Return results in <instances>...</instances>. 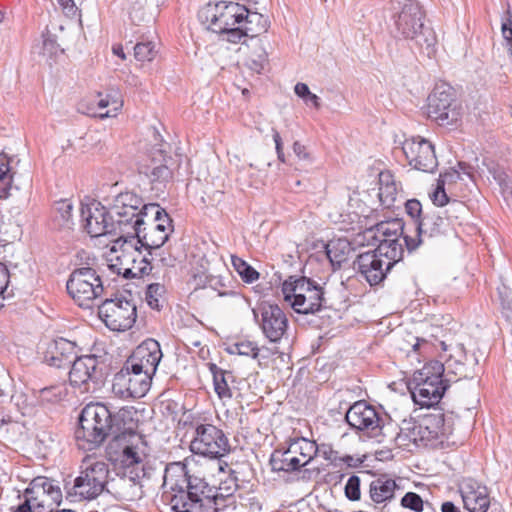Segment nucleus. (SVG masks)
<instances>
[{
  "mask_svg": "<svg viewBox=\"0 0 512 512\" xmlns=\"http://www.w3.org/2000/svg\"><path fill=\"white\" fill-rule=\"evenodd\" d=\"M67 392L66 385L62 383L40 389L36 397L42 405L56 404L66 398Z\"/></svg>",
  "mask_w": 512,
  "mask_h": 512,
  "instance_id": "nucleus-39",
  "label": "nucleus"
},
{
  "mask_svg": "<svg viewBox=\"0 0 512 512\" xmlns=\"http://www.w3.org/2000/svg\"><path fill=\"white\" fill-rule=\"evenodd\" d=\"M253 318L265 338L271 343H279L288 330V318L277 305L266 301L252 309Z\"/></svg>",
  "mask_w": 512,
  "mask_h": 512,
  "instance_id": "nucleus-16",
  "label": "nucleus"
},
{
  "mask_svg": "<svg viewBox=\"0 0 512 512\" xmlns=\"http://www.w3.org/2000/svg\"><path fill=\"white\" fill-rule=\"evenodd\" d=\"M367 234L378 242V251L384 254L385 258L401 260L403 256V247L399 242L400 236L404 234V223L401 218H388L375 223L374 226L366 230Z\"/></svg>",
  "mask_w": 512,
  "mask_h": 512,
  "instance_id": "nucleus-14",
  "label": "nucleus"
},
{
  "mask_svg": "<svg viewBox=\"0 0 512 512\" xmlns=\"http://www.w3.org/2000/svg\"><path fill=\"white\" fill-rule=\"evenodd\" d=\"M116 438L107 448L111 460L119 462L114 478H108L107 492L121 501H137L144 496V481L152 478L155 468L139 434Z\"/></svg>",
  "mask_w": 512,
  "mask_h": 512,
  "instance_id": "nucleus-2",
  "label": "nucleus"
},
{
  "mask_svg": "<svg viewBox=\"0 0 512 512\" xmlns=\"http://www.w3.org/2000/svg\"><path fill=\"white\" fill-rule=\"evenodd\" d=\"M152 376L123 364L113 378L112 391L121 398H142L151 387Z\"/></svg>",
  "mask_w": 512,
  "mask_h": 512,
  "instance_id": "nucleus-21",
  "label": "nucleus"
},
{
  "mask_svg": "<svg viewBox=\"0 0 512 512\" xmlns=\"http://www.w3.org/2000/svg\"><path fill=\"white\" fill-rule=\"evenodd\" d=\"M345 496L350 501H357L361 497L360 491V477L357 475H351L344 488Z\"/></svg>",
  "mask_w": 512,
  "mask_h": 512,
  "instance_id": "nucleus-49",
  "label": "nucleus"
},
{
  "mask_svg": "<svg viewBox=\"0 0 512 512\" xmlns=\"http://www.w3.org/2000/svg\"><path fill=\"white\" fill-rule=\"evenodd\" d=\"M77 357L76 343L65 338L54 340L45 353L46 363L56 368L71 367Z\"/></svg>",
  "mask_w": 512,
  "mask_h": 512,
  "instance_id": "nucleus-30",
  "label": "nucleus"
},
{
  "mask_svg": "<svg viewBox=\"0 0 512 512\" xmlns=\"http://www.w3.org/2000/svg\"><path fill=\"white\" fill-rule=\"evenodd\" d=\"M300 288L295 300L292 301V308L299 314H315L325 307L323 288L315 281L301 277Z\"/></svg>",
  "mask_w": 512,
  "mask_h": 512,
  "instance_id": "nucleus-26",
  "label": "nucleus"
},
{
  "mask_svg": "<svg viewBox=\"0 0 512 512\" xmlns=\"http://www.w3.org/2000/svg\"><path fill=\"white\" fill-rule=\"evenodd\" d=\"M54 210L62 221L69 224L73 217V203L69 199H61L54 204Z\"/></svg>",
  "mask_w": 512,
  "mask_h": 512,
  "instance_id": "nucleus-50",
  "label": "nucleus"
},
{
  "mask_svg": "<svg viewBox=\"0 0 512 512\" xmlns=\"http://www.w3.org/2000/svg\"><path fill=\"white\" fill-rule=\"evenodd\" d=\"M208 288L217 292L220 297L236 296L237 293L231 289L232 278L229 274H212L208 279Z\"/></svg>",
  "mask_w": 512,
  "mask_h": 512,
  "instance_id": "nucleus-40",
  "label": "nucleus"
},
{
  "mask_svg": "<svg viewBox=\"0 0 512 512\" xmlns=\"http://www.w3.org/2000/svg\"><path fill=\"white\" fill-rule=\"evenodd\" d=\"M430 198L437 207H443L450 203V199L445 192V187L442 184H437Z\"/></svg>",
  "mask_w": 512,
  "mask_h": 512,
  "instance_id": "nucleus-56",
  "label": "nucleus"
},
{
  "mask_svg": "<svg viewBox=\"0 0 512 512\" xmlns=\"http://www.w3.org/2000/svg\"><path fill=\"white\" fill-rule=\"evenodd\" d=\"M458 180H462L461 172L456 168H450L443 174H440L437 184H442L445 187L446 183H455Z\"/></svg>",
  "mask_w": 512,
  "mask_h": 512,
  "instance_id": "nucleus-58",
  "label": "nucleus"
},
{
  "mask_svg": "<svg viewBox=\"0 0 512 512\" xmlns=\"http://www.w3.org/2000/svg\"><path fill=\"white\" fill-rule=\"evenodd\" d=\"M108 477V464L87 456L82 460L79 475L72 481L65 480L66 498L73 502L96 499L107 491Z\"/></svg>",
  "mask_w": 512,
  "mask_h": 512,
  "instance_id": "nucleus-6",
  "label": "nucleus"
},
{
  "mask_svg": "<svg viewBox=\"0 0 512 512\" xmlns=\"http://www.w3.org/2000/svg\"><path fill=\"white\" fill-rule=\"evenodd\" d=\"M129 414L125 409L112 414L102 403L87 404L79 415L75 430L78 447L90 451L99 447L108 436H111L110 445L117 437L138 434L132 426H126L125 419Z\"/></svg>",
  "mask_w": 512,
  "mask_h": 512,
  "instance_id": "nucleus-3",
  "label": "nucleus"
},
{
  "mask_svg": "<svg viewBox=\"0 0 512 512\" xmlns=\"http://www.w3.org/2000/svg\"><path fill=\"white\" fill-rule=\"evenodd\" d=\"M293 151L299 160H304V161H309V162L312 161V157H311L310 153L307 152L306 147L303 144H301L300 142H298V141L294 142Z\"/></svg>",
  "mask_w": 512,
  "mask_h": 512,
  "instance_id": "nucleus-62",
  "label": "nucleus"
},
{
  "mask_svg": "<svg viewBox=\"0 0 512 512\" xmlns=\"http://www.w3.org/2000/svg\"><path fill=\"white\" fill-rule=\"evenodd\" d=\"M427 115L440 126H452L461 121L463 106L451 85L445 82L435 85L427 98Z\"/></svg>",
  "mask_w": 512,
  "mask_h": 512,
  "instance_id": "nucleus-11",
  "label": "nucleus"
},
{
  "mask_svg": "<svg viewBox=\"0 0 512 512\" xmlns=\"http://www.w3.org/2000/svg\"><path fill=\"white\" fill-rule=\"evenodd\" d=\"M106 99H109L111 108L107 110L105 113H99L100 118L114 117L117 112L123 106V100L121 98L120 93L117 90L111 89L105 96Z\"/></svg>",
  "mask_w": 512,
  "mask_h": 512,
  "instance_id": "nucleus-48",
  "label": "nucleus"
},
{
  "mask_svg": "<svg viewBox=\"0 0 512 512\" xmlns=\"http://www.w3.org/2000/svg\"><path fill=\"white\" fill-rule=\"evenodd\" d=\"M163 487L171 492L170 504L175 512H224L235 509L237 477L228 486L210 485L204 477L190 474L183 462L165 466Z\"/></svg>",
  "mask_w": 512,
  "mask_h": 512,
  "instance_id": "nucleus-1",
  "label": "nucleus"
},
{
  "mask_svg": "<svg viewBox=\"0 0 512 512\" xmlns=\"http://www.w3.org/2000/svg\"><path fill=\"white\" fill-rule=\"evenodd\" d=\"M68 294L82 308H91L104 292L100 276L91 267L75 269L66 284Z\"/></svg>",
  "mask_w": 512,
  "mask_h": 512,
  "instance_id": "nucleus-12",
  "label": "nucleus"
},
{
  "mask_svg": "<svg viewBox=\"0 0 512 512\" xmlns=\"http://www.w3.org/2000/svg\"><path fill=\"white\" fill-rule=\"evenodd\" d=\"M447 206L448 207L444 211V214L447 217V219L449 220V222L452 219L461 218L467 213V207L461 201L452 200V201H450V203Z\"/></svg>",
  "mask_w": 512,
  "mask_h": 512,
  "instance_id": "nucleus-52",
  "label": "nucleus"
},
{
  "mask_svg": "<svg viewBox=\"0 0 512 512\" xmlns=\"http://www.w3.org/2000/svg\"><path fill=\"white\" fill-rule=\"evenodd\" d=\"M179 423L187 430V433L191 432L190 451L194 455L217 460L220 472L229 469L230 474H235V471L229 468L228 463L223 461V458L230 454L232 448L222 429L198 413H185Z\"/></svg>",
  "mask_w": 512,
  "mask_h": 512,
  "instance_id": "nucleus-5",
  "label": "nucleus"
},
{
  "mask_svg": "<svg viewBox=\"0 0 512 512\" xmlns=\"http://www.w3.org/2000/svg\"><path fill=\"white\" fill-rule=\"evenodd\" d=\"M250 50L245 64L253 72L261 73L268 63V53L264 47L262 39L251 38L250 42L244 43Z\"/></svg>",
  "mask_w": 512,
  "mask_h": 512,
  "instance_id": "nucleus-34",
  "label": "nucleus"
},
{
  "mask_svg": "<svg viewBox=\"0 0 512 512\" xmlns=\"http://www.w3.org/2000/svg\"><path fill=\"white\" fill-rule=\"evenodd\" d=\"M11 189L12 174L9 161L3 154H0V199L9 197Z\"/></svg>",
  "mask_w": 512,
  "mask_h": 512,
  "instance_id": "nucleus-41",
  "label": "nucleus"
},
{
  "mask_svg": "<svg viewBox=\"0 0 512 512\" xmlns=\"http://www.w3.org/2000/svg\"><path fill=\"white\" fill-rule=\"evenodd\" d=\"M317 454L322 456L325 460L334 462L338 458V453L329 444L318 445Z\"/></svg>",
  "mask_w": 512,
  "mask_h": 512,
  "instance_id": "nucleus-60",
  "label": "nucleus"
},
{
  "mask_svg": "<svg viewBox=\"0 0 512 512\" xmlns=\"http://www.w3.org/2000/svg\"><path fill=\"white\" fill-rule=\"evenodd\" d=\"M301 277L290 276L287 280L282 283V292L286 300H295V295L298 293L300 288Z\"/></svg>",
  "mask_w": 512,
  "mask_h": 512,
  "instance_id": "nucleus-51",
  "label": "nucleus"
},
{
  "mask_svg": "<svg viewBox=\"0 0 512 512\" xmlns=\"http://www.w3.org/2000/svg\"><path fill=\"white\" fill-rule=\"evenodd\" d=\"M59 45L56 42V39L53 35L47 34L43 35V53L53 55L57 53Z\"/></svg>",
  "mask_w": 512,
  "mask_h": 512,
  "instance_id": "nucleus-59",
  "label": "nucleus"
},
{
  "mask_svg": "<svg viewBox=\"0 0 512 512\" xmlns=\"http://www.w3.org/2000/svg\"><path fill=\"white\" fill-rule=\"evenodd\" d=\"M98 316L111 331H126L136 322V304L122 295L106 298L98 306Z\"/></svg>",
  "mask_w": 512,
  "mask_h": 512,
  "instance_id": "nucleus-13",
  "label": "nucleus"
},
{
  "mask_svg": "<svg viewBox=\"0 0 512 512\" xmlns=\"http://www.w3.org/2000/svg\"><path fill=\"white\" fill-rule=\"evenodd\" d=\"M156 53L155 44L151 41L138 42L134 46V57L141 62L152 61Z\"/></svg>",
  "mask_w": 512,
  "mask_h": 512,
  "instance_id": "nucleus-45",
  "label": "nucleus"
},
{
  "mask_svg": "<svg viewBox=\"0 0 512 512\" xmlns=\"http://www.w3.org/2000/svg\"><path fill=\"white\" fill-rule=\"evenodd\" d=\"M387 416L379 413L375 407L364 400L355 402L345 414L347 424L370 438H378L386 434Z\"/></svg>",
  "mask_w": 512,
  "mask_h": 512,
  "instance_id": "nucleus-15",
  "label": "nucleus"
},
{
  "mask_svg": "<svg viewBox=\"0 0 512 512\" xmlns=\"http://www.w3.org/2000/svg\"><path fill=\"white\" fill-rule=\"evenodd\" d=\"M208 369L213 377L214 391L221 400H229L233 397L230 384L235 381L231 371L218 367L215 363H208Z\"/></svg>",
  "mask_w": 512,
  "mask_h": 512,
  "instance_id": "nucleus-32",
  "label": "nucleus"
},
{
  "mask_svg": "<svg viewBox=\"0 0 512 512\" xmlns=\"http://www.w3.org/2000/svg\"><path fill=\"white\" fill-rule=\"evenodd\" d=\"M164 293V286L159 283H151L146 289V301L150 308L159 310V299Z\"/></svg>",
  "mask_w": 512,
  "mask_h": 512,
  "instance_id": "nucleus-46",
  "label": "nucleus"
},
{
  "mask_svg": "<svg viewBox=\"0 0 512 512\" xmlns=\"http://www.w3.org/2000/svg\"><path fill=\"white\" fill-rule=\"evenodd\" d=\"M246 6L232 1L209 2L198 12L200 22L229 43H240L242 33L238 31Z\"/></svg>",
  "mask_w": 512,
  "mask_h": 512,
  "instance_id": "nucleus-7",
  "label": "nucleus"
},
{
  "mask_svg": "<svg viewBox=\"0 0 512 512\" xmlns=\"http://www.w3.org/2000/svg\"><path fill=\"white\" fill-rule=\"evenodd\" d=\"M143 214H150L152 222L146 223L145 218L140 216L134 220L131 231H127L126 235L134 237V240L152 255V250L159 249L168 240L170 232L173 231L172 220L157 203H148Z\"/></svg>",
  "mask_w": 512,
  "mask_h": 512,
  "instance_id": "nucleus-8",
  "label": "nucleus"
},
{
  "mask_svg": "<svg viewBox=\"0 0 512 512\" xmlns=\"http://www.w3.org/2000/svg\"><path fill=\"white\" fill-rule=\"evenodd\" d=\"M440 368V361L432 360L426 363L422 369L414 372L408 387L413 401L419 406L429 408L438 404L447 390L446 386H437L423 380V375L429 373V369L438 373Z\"/></svg>",
  "mask_w": 512,
  "mask_h": 512,
  "instance_id": "nucleus-17",
  "label": "nucleus"
},
{
  "mask_svg": "<svg viewBox=\"0 0 512 512\" xmlns=\"http://www.w3.org/2000/svg\"><path fill=\"white\" fill-rule=\"evenodd\" d=\"M440 371L438 373L433 372L432 369H429V373L423 375V380H427V383H433L437 386H446V389L450 386L449 381H446V377L444 375L445 368L444 364L440 362Z\"/></svg>",
  "mask_w": 512,
  "mask_h": 512,
  "instance_id": "nucleus-53",
  "label": "nucleus"
},
{
  "mask_svg": "<svg viewBox=\"0 0 512 512\" xmlns=\"http://www.w3.org/2000/svg\"><path fill=\"white\" fill-rule=\"evenodd\" d=\"M464 508L470 512H487L490 497L485 485L473 478H464L459 484Z\"/></svg>",
  "mask_w": 512,
  "mask_h": 512,
  "instance_id": "nucleus-29",
  "label": "nucleus"
},
{
  "mask_svg": "<svg viewBox=\"0 0 512 512\" xmlns=\"http://www.w3.org/2000/svg\"><path fill=\"white\" fill-rule=\"evenodd\" d=\"M228 352L230 354L250 356L253 359H256L259 356V348L257 344L249 340L235 343L231 348H229Z\"/></svg>",
  "mask_w": 512,
  "mask_h": 512,
  "instance_id": "nucleus-44",
  "label": "nucleus"
},
{
  "mask_svg": "<svg viewBox=\"0 0 512 512\" xmlns=\"http://www.w3.org/2000/svg\"><path fill=\"white\" fill-rule=\"evenodd\" d=\"M499 297L501 300V313L505 320L510 324L512 330V298L505 296L502 291L499 290Z\"/></svg>",
  "mask_w": 512,
  "mask_h": 512,
  "instance_id": "nucleus-57",
  "label": "nucleus"
},
{
  "mask_svg": "<svg viewBox=\"0 0 512 512\" xmlns=\"http://www.w3.org/2000/svg\"><path fill=\"white\" fill-rule=\"evenodd\" d=\"M23 497L31 500L38 512H52V505H60L62 490L58 481L45 477H35L23 492Z\"/></svg>",
  "mask_w": 512,
  "mask_h": 512,
  "instance_id": "nucleus-20",
  "label": "nucleus"
},
{
  "mask_svg": "<svg viewBox=\"0 0 512 512\" xmlns=\"http://www.w3.org/2000/svg\"><path fill=\"white\" fill-rule=\"evenodd\" d=\"M402 151L409 165L416 170L433 173L438 167L434 145L423 137L405 139Z\"/></svg>",
  "mask_w": 512,
  "mask_h": 512,
  "instance_id": "nucleus-22",
  "label": "nucleus"
},
{
  "mask_svg": "<svg viewBox=\"0 0 512 512\" xmlns=\"http://www.w3.org/2000/svg\"><path fill=\"white\" fill-rule=\"evenodd\" d=\"M478 358L475 354L468 356L462 344L455 348V354L450 355L445 361L444 375L446 381L456 382L463 378H472L475 374L474 367L478 364Z\"/></svg>",
  "mask_w": 512,
  "mask_h": 512,
  "instance_id": "nucleus-28",
  "label": "nucleus"
},
{
  "mask_svg": "<svg viewBox=\"0 0 512 512\" xmlns=\"http://www.w3.org/2000/svg\"><path fill=\"white\" fill-rule=\"evenodd\" d=\"M501 32L508 55L512 58V19L510 17L502 22Z\"/></svg>",
  "mask_w": 512,
  "mask_h": 512,
  "instance_id": "nucleus-55",
  "label": "nucleus"
},
{
  "mask_svg": "<svg viewBox=\"0 0 512 512\" xmlns=\"http://www.w3.org/2000/svg\"><path fill=\"white\" fill-rule=\"evenodd\" d=\"M451 432L450 422L446 420L440 409L425 414L419 422L404 420L398 433V438L407 439L413 443L433 446L435 442Z\"/></svg>",
  "mask_w": 512,
  "mask_h": 512,
  "instance_id": "nucleus-9",
  "label": "nucleus"
},
{
  "mask_svg": "<svg viewBox=\"0 0 512 512\" xmlns=\"http://www.w3.org/2000/svg\"><path fill=\"white\" fill-rule=\"evenodd\" d=\"M449 225V220L446 216H443V212L440 210L425 211L423 216L416 221V236H404L408 251H414L426 238L430 239L444 235Z\"/></svg>",
  "mask_w": 512,
  "mask_h": 512,
  "instance_id": "nucleus-23",
  "label": "nucleus"
},
{
  "mask_svg": "<svg viewBox=\"0 0 512 512\" xmlns=\"http://www.w3.org/2000/svg\"><path fill=\"white\" fill-rule=\"evenodd\" d=\"M400 504L403 508L413 512H422L424 509V501L421 496L415 492H407L401 498Z\"/></svg>",
  "mask_w": 512,
  "mask_h": 512,
  "instance_id": "nucleus-47",
  "label": "nucleus"
},
{
  "mask_svg": "<svg viewBox=\"0 0 512 512\" xmlns=\"http://www.w3.org/2000/svg\"><path fill=\"white\" fill-rule=\"evenodd\" d=\"M59 5L62 7L65 14L74 16L77 12V7L73 0H57Z\"/></svg>",
  "mask_w": 512,
  "mask_h": 512,
  "instance_id": "nucleus-64",
  "label": "nucleus"
},
{
  "mask_svg": "<svg viewBox=\"0 0 512 512\" xmlns=\"http://www.w3.org/2000/svg\"><path fill=\"white\" fill-rule=\"evenodd\" d=\"M160 344L154 339L143 341L125 361L124 365L131 370L143 371L153 376L162 358Z\"/></svg>",
  "mask_w": 512,
  "mask_h": 512,
  "instance_id": "nucleus-27",
  "label": "nucleus"
},
{
  "mask_svg": "<svg viewBox=\"0 0 512 512\" xmlns=\"http://www.w3.org/2000/svg\"><path fill=\"white\" fill-rule=\"evenodd\" d=\"M318 445L315 441H310L306 438H300L293 441L289 445V451L293 452L294 455L299 454L305 460L302 465L307 466L311 460L317 455Z\"/></svg>",
  "mask_w": 512,
  "mask_h": 512,
  "instance_id": "nucleus-38",
  "label": "nucleus"
},
{
  "mask_svg": "<svg viewBox=\"0 0 512 512\" xmlns=\"http://www.w3.org/2000/svg\"><path fill=\"white\" fill-rule=\"evenodd\" d=\"M326 255L334 268H340L347 260L350 251L349 243L343 240L330 241L325 246Z\"/></svg>",
  "mask_w": 512,
  "mask_h": 512,
  "instance_id": "nucleus-37",
  "label": "nucleus"
},
{
  "mask_svg": "<svg viewBox=\"0 0 512 512\" xmlns=\"http://www.w3.org/2000/svg\"><path fill=\"white\" fill-rule=\"evenodd\" d=\"M302 463L299 457L289 451V447L284 451L275 450L270 458L271 468L276 472L283 471L291 473L298 471L301 467H305Z\"/></svg>",
  "mask_w": 512,
  "mask_h": 512,
  "instance_id": "nucleus-35",
  "label": "nucleus"
},
{
  "mask_svg": "<svg viewBox=\"0 0 512 512\" xmlns=\"http://www.w3.org/2000/svg\"><path fill=\"white\" fill-rule=\"evenodd\" d=\"M148 204L135 192L126 191L117 194L110 207V213L113 215L121 235H126L131 231L134 220L140 216L144 219L147 214H143L144 207Z\"/></svg>",
  "mask_w": 512,
  "mask_h": 512,
  "instance_id": "nucleus-18",
  "label": "nucleus"
},
{
  "mask_svg": "<svg viewBox=\"0 0 512 512\" xmlns=\"http://www.w3.org/2000/svg\"><path fill=\"white\" fill-rule=\"evenodd\" d=\"M210 277L209 272H202L194 274L192 277V283L194 285V289H205L208 288V279Z\"/></svg>",
  "mask_w": 512,
  "mask_h": 512,
  "instance_id": "nucleus-61",
  "label": "nucleus"
},
{
  "mask_svg": "<svg viewBox=\"0 0 512 512\" xmlns=\"http://www.w3.org/2000/svg\"><path fill=\"white\" fill-rule=\"evenodd\" d=\"M231 262L233 267L235 268V270L245 283H253L259 278V272L256 271L251 265H249L243 259L237 256H232Z\"/></svg>",
  "mask_w": 512,
  "mask_h": 512,
  "instance_id": "nucleus-42",
  "label": "nucleus"
},
{
  "mask_svg": "<svg viewBox=\"0 0 512 512\" xmlns=\"http://www.w3.org/2000/svg\"><path fill=\"white\" fill-rule=\"evenodd\" d=\"M83 227L91 237L116 234L118 226L110 210L97 201L81 206Z\"/></svg>",
  "mask_w": 512,
  "mask_h": 512,
  "instance_id": "nucleus-24",
  "label": "nucleus"
},
{
  "mask_svg": "<svg viewBox=\"0 0 512 512\" xmlns=\"http://www.w3.org/2000/svg\"><path fill=\"white\" fill-rule=\"evenodd\" d=\"M400 260L385 258L376 249L359 254L353 261V269L365 279L370 286L379 285L387 277L388 272Z\"/></svg>",
  "mask_w": 512,
  "mask_h": 512,
  "instance_id": "nucleus-19",
  "label": "nucleus"
},
{
  "mask_svg": "<svg viewBox=\"0 0 512 512\" xmlns=\"http://www.w3.org/2000/svg\"><path fill=\"white\" fill-rule=\"evenodd\" d=\"M109 357L103 354L78 356L69 371V382L73 387L88 392L102 385L109 373Z\"/></svg>",
  "mask_w": 512,
  "mask_h": 512,
  "instance_id": "nucleus-10",
  "label": "nucleus"
},
{
  "mask_svg": "<svg viewBox=\"0 0 512 512\" xmlns=\"http://www.w3.org/2000/svg\"><path fill=\"white\" fill-rule=\"evenodd\" d=\"M144 173L149 177L152 183L158 184H165L173 177L172 170L165 164H160L153 166L152 168H147V170H145Z\"/></svg>",
  "mask_w": 512,
  "mask_h": 512,
  "instance_id": "nucleus-43",
  "label": "nucleus"
},
{
  "mask_svg": "<svg viewBox=\"0 0 512 512\" xmlns=\"http://www.w3.org/2000/svg\"><path fill=\"white\" fill-rule=\"evenodd\" d=\"M390 20L395 37L407 40L431 58L436 49V35L433 29L424 25V12L417 0H391Z\"/></svg>",
  "mask_w": 512,
  "mask_h": 512,
  "instance_id": "nucleus-4",
  "label": "nucleus"
},
{
  "mask_svg": "<svg viewBox=\"0 0 512 512\" xmlns=\"http://www.w3.org/2000/svg\"><path fill=\"white\" fill-rule=\"evenodd\" d=\"M120 242H122L123 257L131 262V266L120 268L118 274H122L126 279L141 278L148 275L152 270L151 260L148 257L150 255L148 253L143 254L142 247H138L139 243L134 240V237L120 235L115 243L119 244Z\"/></svg>",
  "mask_w": 512,
  "mask_h": 512,
  "instance_id": "nucleus-25",
  "label": "nucleus"
},
{
  "mask_svg": "<svg viewBox=\"0 0 512 512\" xmlns=\"http://www.w3.org/2000/svg\"><path fill=\"white\" fill-rule=\"evenodd\" d=\"M397 186L389 171L379 173V201L384 208L394 206L397 199Z\"/></svg>",
  "mask_w": 512,
  "mask_h": 512,
  "instance_id": "nucleus-36",
  "label": "nucleus"
},
{
  "mask_svg": "<svg viewBox=\"0 0 512 512\" xmlns=\"http://www.w3.org/2000/svg\"><path fill=\"white\" fill-rule=\"evenodd\" d=\"M397 488L398 485L395 480L388 478L386 475H381L370 483V498L376 504L390 501L394 498Z\"/></svg>",
  "mask_w": 512,
  "mask_h": 512,
  "instance_id": "nucleus-33",
  "label": "nucleus"
},
{
  "mask_svg": "<svg viewBox=\"0 0 512 512\" xmlns=\"http://www.w3.org/2000/svg\"><path fill=\"white\" fill-rule=\"evenodd\" d=\"M405 210L407 214L413 219L414 225L416 226V221H418L422 216V205L417 199H409L405 202Z\"/></svg>",
  "mask_w": 512,
  "mask_h": 512,
  "instance_id": "nucleus-54",
  "label": "nucleus"
},
{
  "mask_svg": "<svg viewBox=\"0 0 512 512\" xmlns=\"http://www.w3.org/2000/svg\"><path fill=\"white\" fill-rule=\"evenodd\" d=\"M23 501L17 505L16 507H12V512H38L34 505H32L31 500L26 497H23Z\"/></svg>",
  "mask_w": 512,
  "mask_h": 512,
  "instance_id": "nucleus-63",
  "label": "nucleus"
},
{
  "mask_svg": "<svg viewBox=\"0 0 512 512\" xmlns=\"http://www.w3.org/2000/svg\"><path fill=\"white\" fill-rule=\"evenodd\" d=\"M269 26L270 21L267 16L246 7L241 23L237 26L238 31L242 33L239 37L240 43L250 42L251 38H259L261 34L267 32Z\"/></svg>",
  "mask_w": 512,
  "mask_h": 512,
  "instance_id": "nucleus-31",
  "label": "nucleus"
}]
</instances>
